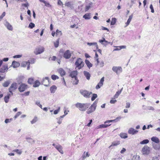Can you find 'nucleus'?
<instances>
[{
  "label": "nucleus",
  "instance_id": "nucleus-1",
  "mask_svg": "<svg viewBox=\"0 0 160 160\" xmlns=\"http://www.w3.org/2000/svg\"><path fill=\"white\" fill-rule=\"evenodd\" d=\"M75 105L76 107L78 108L80 111H84L89 108L90 104L89 103H83L78 102L75 104Z\"/></svg>",
  "mask_w": 160,
  "mask_h": 160
},
{
  "label": "nucleus",
  "instance_id": "nucleus-2",
  "mask_svg": "<svg viewBox=\"0 0 160 160\" xmlns=\"http://www.w3.org/2000/svg\"><path fill=\"white\" fill-rule=\"evenodd\" d=\"M84 63L82 59L79 58L77 59L75 63L76 67L80 69L82 68L84 66Z\"/></svg>",
  "mask_w": 160,
  "mask_h": 160
},
{
  "label": "nucleus",
  "instance_id": "nucleus-3",
  "mask_svg": "<svg viewBox=\"0 0 160 160\" xmlns=\"http://www.w3.org/2000/svg\"><path fill=\"white\" fill-rule=\"evenodd\" d=\"M97 102L96 100L91 106V107L87 110L86 112L88 114H89L93 112L96 109L97 107Z\"/></svg>",
  "mask_w": 160,
  "mask_h": 160
},
{
  "label": "nucleus",
  "instance_id": "nucleus-4",
  "mask_svg": "<svg viewBox=\"0 0 160 160\" xmlns=\"http://www.w3.org/2000/svg\"><path fill=\"white\" fill-rule=\"evenodd\" d=\"M18 88V84L16 82L12 83L10 86L8 88V91L12 95H13V92Z\"/></svg>",
  "mask_w": 160,
  "mask_h": 160
},
{
  "label": "nucleus",
  "instance_id": "nucleus-5",
  "mask_svg": "<svg viewBox=\"0 0 160 160\" xmlns=\"http://www.w3.org/2000/svg\"><path fill=\"white\" fill-rule=\"evenodd\" d=\"M115 121H116L115 119L107 121L104 122V124H102L100 125L97 126V129L100 128H106L110 126L111 125V124H107V123H109L110 122H113Z\"/></svg>",
  "mask_w": 160,
  "mask_h": 160
},
{
  "label": "nucleus",
  "instance_id": "nucleus-6",
  "mask_svg": "<svg viewBox=\"0 0 160 160\" xmlns=\"http://www.w3.org/2000/svg\"><path fill=\"white\" fill-rule=\"evenodd\" d=\"M80 93L84 97L88 98H89L90 95L92 94V92H90L86 90H81L80 91Z\"/></svg>",
  "mask_w": 160,
  "mask_h": 160
},
{
  "label": "nucleus",
  "instance_id": "nucleus-7",
  "mask_svg": "<svg viewBox=\"0 0 160 160\" xmlns=\"http://www.w3.org/2000/svg\"><path fill=\"white\" fill-rule=\"evenodd\" d=\"M28 88L27 85L22 83L19 85L18 89L20 92H22Z\"/></svg>",
  "mask_w": 160,
  "mask_h": 160
},
{
  "label": "nucleus",
  "instance_id": "nucleus-8",
  "mask_svg": "<svg viewBox=\"0 0 160 160\" xmlns=\"http://www.w3.org/2000/svg\"><path fill=\"white\" fill-rule=\"evenodd\" d=\"M44 48L42 47L37 48L35 49L34 53L36 55L40 54L44 51Z\"/></svg>",
  "mask_w": 160,
  "mask_h": 160
},
{
  "label": "nucleus",
  "instance_id": "nucleus-9",
  "mask_svg": "<svg viewBox=\"0 0 160 160\" xmlns=\"http://www.w3.org/2000/svg\"><path fill=\"white\" fill-rule=\"evenodd\" d=\"M112 70L117 74H119L122 71V68L120 67L113 66L112 68Z\"/></svg>",
  "mask_w": 160,
  "mask_h": 160
},
{
  "label": "nucleus",
  "instance_id": "nucleus-10",
  "mask_svg": "<svg viewBox=\"0 0 160 160\" xmlns=\"http://www.w3.org/2000/svg\"><path fill=\"white\" fill-rule=\"evenodd\" d=\"M150 148L146 146H144L142 149V152L143 154L148 155L150 152Z\"/></svg>",
  "mask_w": 160,
  "mask_h": 160
},
{
  "label": "nucleus",
  "instance_id": "nucleus-11",
  "mask_svg": "<svg viewBox=\"0 0 160 160\" xmlns=\"http://www.w3.org/2000/svg\"><path fill=\"white\" fill-rule=\"evenodd\" d=\"M71 56V53L69 50H67L63 54V57L66 59L69 58Z\"/></svg>",
  "mask_w": 160,
  "mask_h": 160
},
{
  "label": "nucleus",
  "instance_id": "nucleus-12",
  "mask_svg": "<svg viewBox=\"0 0 160 160\" xmlns=\"http://www.w3.org/2000/svg\"><path fill=\"white\" fill-rule=\"evenodd\" d=\"M104 77H103L101 79L100 82L98 83V84L96 86V88L98 89L100 88L103 85V83L104 81Z\"/></svg>",
  "mask_w": 160,
  "mask_h": 160
},
{
  "label": "nucleus",
  "instance_id": "nucleus-13",
  "mask_svg": "<svg viewBox=\"0 0 160 160\" xmlns=\"http://www.w3.org/2000/svg\"><path fill=\"white\" fill-rule=\"evenodd\" d=\"M103 39L102 40H99V42L101 43L102 45L106 46L109 44H110L111 45L112 44V42L106 41L104 38H103Z\"/></svg>",
  "mask_w": 160,
  "mask_h": 160
},
{
  "label": "nucleus",
  "instance_id": "nucleus-14",
  "mask_svg": "<svg viewBox=\"0 0 160 160\" xmlns=\"http://www.w3.org/2000/svg\"><path fill=\"white\" fill-rule=\"evenodd\" d=\"M138 131L135 130L133 128H130L129 129L128 131V133L129 134L134 135L137 133Z\"/></svg>",
  "mask_w": 160,
  "mask_h": 160
},
{
  "label": "nucleus",
  "instance_id": "nucleus-15",
  "mask_svg": "<svg viewBox=\"0 0 160 160\" xmlns=\"http://www.w3.org/2000/svg\"><path fill=\"white\" fill-rule=\"evenodd\" d=\"M8 69V66L7 65H3L2 66V68H0V72L4 73L6 71H7Z\"/></svg>",
  "mask_w": 160,
  "mask_h": 160
},
{
  "label": "nucleus",
  "instance_id": "nucleus-16",
  "mask_svg": "<svg viewBox=\"0 0 160 160\" xmlns=\"http://www.w3.org/2000/svg\"><path fill=\"white\" fill-rule=\"evenodd\" d=\"M73 4L71 2H66L65 4V6L70 8L71 9H73Z\"/></svg>",
  "mask_w": 160,
  "mask_h": 160
},
{
  "label": "nucleus",
  "instance_id": "nucleus-17",
  "mask_svg": "<svg viewBox=\"0 0 160 160\" xmlns=\"http://www.w3.org/2000/svg\"><path fill=\"white\" fill-rule=\"evenodd\" d=\"M4 25L9 30L12 31L13 28L12 26L7 21H6L4 23Z\"/></svg>",
  "mask_w": 160,
  "mask_h": 160
},
{
  "label": "nucleus",
  "instance_id": "nucleus-18",
  "mask_svg": "<svg viewBox=\"0 0 160 160\" xmlns=\"http://www.w3.org/2000/svg\"><path fill=\"white\" fill-rule=\"evenodd\" d=\"M78 74V72L77 71H74L71 72L70 76L72 78H77V76Z\"/></svg>",
  "mask_w": 160,
  "mask_h": 160
},
{
  "label": "nucleus",
  "instance_id": "nucleus-19",
  "mask_svg": "<svg viewBox=\"0 0 160 160\" xmlns=\"http://www.w3.org/2000/svg\"><path fill=\"white\" fill-rule=\"evenodd\" d=\"M55 148L62 154L63 153V151H62V147L60 145L58 144L55 146Z\"/></svg>",
  "mask_w": 160,
  "mask_h": 160
},
{
  "label": "nucleus",
  "instance_id": "nucleus-20",
  "mask_svg": "<svg viewBox=\"0 0 160 160\" xmlns=\"http://www.w3.org/2000/svg\"><path fill=\"white\" fill-rule=\"evenodd\" d=\"M13 95H12L11 93H8L7 95L5 96L4 98V101L6 103H8L9 102V100L10 97L12 96Z\"/></svg>",
  "mask_w": 160,
  "mask_h": 160
},
{
  "label": "nucleus",
  "instance_id": "nucleus-21",
  "mask_svg": "<svg viewBox=\"0 0 160 160\" xmlns=\"http://www.w3.org/2000/svg\"><path fill=\"white\" fill-rule=\"evenodd\" d=\"M83 18L86 20L90 19L91 18V13H87L83 16Z\"/></svg>",
  "mask_w": 160,
  "mask_h": 160
},
{
  "label": "nucleus",
  "instance_id": "nucleus-22",
  "mask_svg": "<svg viewBox=\"0 0 160 160\" xmlns=\"http://www.w3.org/2000/svg\"><path fill=\"white\" fill-rule=\"evenodd\" d=\"M57 88V87L55 85H52L50 88V91L51 93H54L55 92Z\"/></svg>",
  "mask_w": 160,
  "mask_h": 160
},
{
  "label": "nucleus",
  "instance_id": "nucleus-23",
  "mask_svg": "<svg viewBox=\"0 0 160 160\" xmlns=\"http://www.w3.org/2000/svg\"><path fill=\"white\" fill-rule=\"evenodd\" d=\"M151 140L156 143H158L159 142V139L156 137H153L151 138Z\"/></svg>",
  "mask_w": 160,
  "mask_h": 160
},
{
  "label": "nucleus",
  "instance_id": "nucleus-24",
  "mask_svg": "<svg viewBox=\"0 0 160 160\" xmlns=\"http://www.w3.org/2000/svg\"><path fill=\"white\" fill-rule=\"evenodd\" d=\"M93 3L92 2H89L88 5L86 6L85 11L86 12L88 11L92 6Z\"/></svg>",
  "mask_w": 160,
  "mask_h": 160
},
{
  "label": "nucleus",
  "instance_id": "nucleus-25",
  "mask_svg": "<svg viewBox=\"0 0 160 160\" xmlns=\"http://www.w3.org/2000/svg\"><path fill=\"white\" fill-rule=\"evenodd\" d=\"M83 73L85 76L86 78L88 80H89L91 76L90 73L86 71H84L83 72Z\"/></svg>",
  "mask_w": 160,
  "mask_h": 160
},
{
  "label": "nucleus",
  "instance_id": "nucleus-26",
  "mask_svg": "<svg viewBox=\"0 0 160 160\" xmlns=\"http://www.w3.org/2000/svg\"><path fill=\"white\" fill-rule=\"evenodd\" d=\"M20 65L19 62H17L15 61H13L12 63V66L14 68L18 67Z\"/></svg>",
  "mask_w": 160,
  "mask_h": 160
},
{
  "label": "nucleus",
  "instance_id": "nucleus-27",
  "mask_svg": "<svg viewBox=\"0 0 160 160\" xmlns=\"http://www.w3.org/2000/svg\"><path fill=\"white\" fill-rule=\"evenodd\" d=\"M90 154L88 153V152H84L83 154L82 158L83 160L85 158H86L87 157H88L89 156Z\"/></svg>",
  "mask_w": 160,
  "mask_h": 160
},
{
  "label": "nucleus",
  "instance_id": "nucleus-28",
  "mask_svg": "<svg viewBox=\"0 0 160 160\" xmlns=\"http://www.w3.org/2000/svg\"><path fill=\"white\" fill-rule=\"evenodd\" d=\"M87 45L89 46L94 45L96 47V48L97 49H98V46L97 42H88Z\"/></svg>",
  "mask_w": 160,
  "mask_h": 160
},
{
  "label": "nucleus",
  "instance_id": "nucleus-29",
  "mask_svg": "<svg viewBox=\"0 0 160 160\" xmlns=\"http://www.w3.org/2000/svg\"><path fill=\"white\" fill-rule=\"evenodd\" d=\"M85 62L88 67L90 68L92 67V64L88 60H86Z\"/></svg>",
  "mask_w": 160,
  "mask_h": 160
},
{
  "label": "nucleus",
  "instance_id": "nucleus-30",
  "mask_svg": "<svg viewBox=\"0 0 160 160\" xmlns=\"http://www.w3.org/2000/svg\"><path fill=\"white\" fill-rule=\"evenodd\" d=\"M120 144L119 141H114L112 142V144L109 146V148H110L112 146H116Z\"/></svg>",
  "mask_w": 160,
  "mask_h": 160
},
{
  "label": "nucleus",
  "instance_id": "nucleus-31",
  "mask_svg": "<svg viewBox=\"0 0 160 160\" xmlns=\"http://www.w3.org/2000/svg\"><path fill=\"white\" fill-rule=\"evenodd\" d=\"M58 72L61 75L63 76L65 74V72L64 70L62 68H60L58 70Z\"/></svg>",
  "mask_w": 160,
  "mask_h": 160
},
{
  "label": "nucleus",
  "instance_id": "nucleus-32",
  "mask_svg": "<svg viewBox=\"0 0 160 160\" xmlns=\"http://www.w3.org/2000/svg\"><path fill=\"white\" fill-rule=\"evenodd\" d=\"M132 15H131L129 16V18L128 20V21H127V22L126 23V26L125 27H126L130 23V22L131 21V20L132 19Z\"/></svg>",
  "mask_w": 160,
  "mask_h": 160
},
{
  "label": "nucleus",
  "instance_id": "nucleus-33",
  "mask_svg": "<svg viewBox=\"0 0 160 160\" xmlns=\"http://www.w3.org/2000/svg\"><path fill=\"white\" fill-rule=\"evenodd\" d=\"M10 81H7L4 82L2 84V86L4 87H7L8 86L10 83Z\"/></svg>",
  "mask_w": 160,
  "mask_h": 160
},
{
  "label": "nucleus",
  "instance_id": "nucleus-34",
  "mask_svg": "<svg viewBox=\"0 0 160 160\" xmlns=\"http://www.w3.org/2000/svg\"><path fill=\"white\" fill-rule=\"evenodd\" d=\"M29 62H23L22 63L21 66L23 67H26L29 64Z\"/></svg>",
  "mask_w": 160,
  "mask_h": 160
},
{
  "label": "nucleus",
  "instance_id": "nucleus-35",
  "mask_svg": "<svg viewBox=\"0 0 160 160\" xmlns=\"http://www.w3.org/2000/svg\"><path fill=\"white\" fill-rule=\"evenodd\" d=\"M149 142V141L148 139H145L140 142V144H146L148 143Z\"/></svg>",
  "mask_w": 160,
  "mask_h": 160
},
{
  "label": "nucleus",
  "instance_id": "nucleus-36",
  "mask_svg": "<svg viewBox=\"0 0 160 160\" xmlns=\"http://www.w3.org/2000/svg\"><path fill=\"white\" fill-rule=\"evenodd\" d=\"M120 136L122 138H125L128 137L126 134L125 133H121L120 134Z\"/></svg>",
  "mask_w": 160,
  "mask_h": 160
},
{
  "label": "nucleus",
  "instance_id": "nucleus-37",
  "mask_svg": "<svg viewBox=\"0 0 160 160\" xmlns=\"http://www.w3.org/2000/svg\"><path fill=\"white\" fill-rule=\"evenodd\" d=\"M40 82L38 81H36L33 86L34 87H37L39 86Z\"/></svg>",
  "mask_w": 160,
  "mask_h": 160
},
{
  "label": "nucleus",
  "instance_id": "nucleus-38",
  "mask_svg": "<svg viewBox=\"0 0 160 160\" xmlns=\"http://www.w3.org/2000/svg\"><path fill=\"white\" fill-rule=\"evenodd\" d=\"M38 120L37 117H34V118L32 119V121H31V124H33L35 123Z\"/></svg>",
  "mask_w": 160,
  "mask_h": 160
},
{
  "label": "nucleus",
  "instance_id": "nucleus-39",
  "mask_svg": "<svg viewBox=\"0 0 160 160\" xmlns=\"http://www.w3.org/2000/svg\"><path fill=\"white\" fill-rule=\"evenodd\" d=\"M116 20L115 18H112V21L111 22V25H114L116 23Z\"/></svg>",
  "mask_w": 160,
  "mask_h": 160
},
{
  "label": "nucleus",
  "instance_id": "nucleus-40",
  "mask_svg": "<svg viewBox=\"0 0 160 160\" xmlns=\"http://www.w3.org/2000/svg\"><path fill=\"white\" fill-rule=\"evenodd\" d=\"M12 152H16L18 154H21L22 153V151L18 149H16L12 151Z\"/></svg>",
  "mask_w": 160,
  "mask_h": 160
},
{
  "label": "nucleus",
  "instance_id": "nucleus-41",
  "mask_svg": "<svg viewBox=\"0 0 160 160\" xmlns=\"http://www.w3.org/2000/svg\"><path fill=\"white\" fill-rule=\"evenodd\" d=\"M52 79L54 80L59 78V77L57 75H52L51 76Z\"/></svg>",
  "mask_w": 160,
  "mask_h": 160
},
{
  "label": "nucleus",
  "instance_id": "nucleus-42",
  "mask_svg": "<svg viewBox=\"0 0 160 160\" xmlns=\"http://www.w3.org/2000/svg\"><path fill=\"white\" fill-rule=\"evenodd\" d=\"M153 148L156 150H158L160 149V146L157 145L156 144H153Z\"/></svg>",
  "mask_w": 160,
  "mask_h": 160
},
{
  "label": "nucleus",
  "instance_id": "nucleus-43",
  "mask_svg": "<svg viewBox=\"0 0 160 160\" xmlns=\"http://www.w3.org/2000/svg\"><path fill=\"white\" fill-rule=\"evenodd\" d=\"M56 35L57 36H60L62 35L61 31L57 29L56 31Z\"/></svg>",
  "mask_w": 160,
  "mask_h": 160
},
{
  "label": "nucleus",
  "instance_id": "nucleus-44",
  "mask_svg": "<svg viewBox=\"0 0 160 160\" xmlns=\"http://www.w3.org/2000/svg\"><path fill=\"white\" fill-rule=\"evenodd\" d=\"M26 139L27 141L29 143H31L33 141L32 139L30 138L27 137L26 138Z\"/></svg>",
  "mask_w": 160,
  "mask_h": 160
},
{
  "label": "nucleus",
  "instance_id": "nucleus-45",
  "mask_svg": "<svg viewBox=\"0 0 160 160\" xmlns=\"http://www.w3.org/2000/svg\"><path fill=\"white\" fill-rule=\"evenodd\" d=\"M97 97V95L96 94H93L91 98V100L92 101H94Z\"/></svg>",
  "mask_w": 160,
  "mask_h": 160
},
{
  "label": "nucleus",
  "instance_id": "nucleus-46",
  "mask_svg": "<svg viewBox=\"0 0 160 160\" xmlns=\"http://www.w3.org/2000/svg\"><path fill=\"white\" fill-rule=\"evenodd\" d=\"M34 81V80L33 78H31L28 79V82L30 84H32Z\"/></svg>",
  "mask_w": 160,
  "mask_h": 160
},
{
  "label": "nucleus",
  "instance_id": "nucleus-47",
  "mask_svg": "<svg viewBox=\"0 0 160 160\" xmlns=\"http://www.w3.org/2000/svg\"><path fill=\"white\" fill-rule=\"evenodd\" d=\"M75 80L73 81V84L74 85H77L78 82V78H74Z\"/></svg>",
  "mask_w": 160,
  "mask_h": 160
},
{
  "label": "nucleus",
  "instance_id": "nucleus-48",
  "mask_svg": "<svg viewBox=\"0 0 160 160\" xmlns=\"http://www.w3.org/2000/svg\"><path fill=\"white\" fill-rule=\"evenodd\" d=\"M35 27V24L33 23L30 22L29 25L28 27L30 28H32Z\"/></svg>",
  "mask_w": 160,
  "mask_h": 160
},
{
  "label": "nucleus",
  "instance_id": "nucleus-49",
  "mask_svg": "<svg viewBox=\"0 0 160 160\" xmlns=\"http://www.w3.org/2000/svg\"><path fill=\"white\" fill-rule=\"evenodd\" d=\"M54 45L55 48H57L59 45V39L57 40L56 42H54Z\"/></svg>",
  "mask_w": 160,
  "mask_h": 160
},
{
  "label": "nucleus",
  "instance_id": "nucleus-50",
  "mask_svg": "<svg viewBox=\"0 0 160 160\" xmlns=\"http://www.w3.org/2000/svg\"><path fill=\"white\" fill-rule=\"evenodd\" d=\"M12 120V118H11L9 119H6L5 121V122L6 123H7L8 122H10Z\"/></svg>",
  "mask_w": 160,
  "mask_h": 160
},
{
  "label": "nucleus",
  "instance_id": "nucleus-51",
  "mask_svg": "<svg viewBox=\"0 0 160 160\" xmlns=\"http://www.w3.org/2000/svg\"><path fill=\"white\" fill-rule=\"evenodd\" d=\"M113 98H111V99L110 101V103L111 104H114L117 102V100L115 99H114Z\"/></svg>",
  "mask_w": 160,
  "mask_h": 160
},
{
  "label": "nucleus",
  "instance_id": "nucleus-52",
  "mask_svg": "<svg viewBox=\"0 0 160 160\" xmlns=\"http://www.w3.org/2000/svg\"><path fill=\"white\" fill-rule=\"evenodd\" d=\"M60 110V107H59L58 108V109L55 110L54 111V114H57L58 113V112H59Z\"/></svg>",
  "mask_w": 160,
  "mask_h": 160
},
{
  "label": "nucleus",
  "instance_id": "nucleus-53",
  "mask_svg": "<svg viewBox=\"0 0 160 160\" xmlns=\"http://www.w3.org/2000/svg\"><path fill=\"white\" fill-rule=\"evenodd\" d=\"M5 14L6 13L5 12H3L2 13L1 15L0 16V21L2 19L3 17H4L5 16Z\"/></svg>",
  "mask_w": 160,
  "mask_h": 160
},
{
  "label": "nucleus",
  "instance_id": "nucleus-54",
  "mask_svg": "<svg viewBox=\"0 0 160 160\" xmlns=\"http://www.w3.org/2000/svg\"><path fill=\"white\" fill-rule=\"evenodd\" d=\"M57 120L58 121L57 122L59 124H60L62 122V119H61V118H57Z\"/></svg>",
  "mask_w": 160,
  "mask_h": 160
},
{
  "label": "nucleus",
  "instance_id": "nucleus-55",
  "mask_svg": "<svg viewBox=\"0 0 160 160\" xmlns=\"http://www.w3.org/2000/svg\"><path fill=\"white\" fill-rule=\"evenodd\" d=\"M36 104L38 106H39L42 109V106L41 104H40V102H39L37 101L36 102Z\"/></svg>",
  "mask_w": 160,
  "mask_h": 160
},
{
  "label": "nucleus",
  "instance_id": "nucleus-56",
  "mask_svg": "<svg viewBox=\"0 0 160 160\" xmlns=\"http://www.w3.org/2000/svg\"><path fill=\"white\" fill-rule=\"evenodd\" d=\"M104 62L103 61H102L99 62L98 65L100 66V67H102L104 66Z\"/></svg>",
  "mask_w": 160,
  "mask_h": 160
},
{
  "label": "nucleus",
  "instance_id": "nucleus-57",
  "mask_svg": "<svg viewBox=\"0 0 160 160\" xmlns=\"http://www.w3.org/2000/svg\"><path fill=\"white\" fill-rule=\"evenodd\" d=\"M44 3L45 4V5L46 7H51V5L49 3L47 2L46 1Z\"/></svg>",
  "mask_w": 160,
  "mask_h": 160
},
{
  "label": "nucleus",
  "instance_id": "nucleus-58",
  "mask_svg": "<svg viewBox=\"0 0 160 160\" xmlns=\"http://www.w3.org/2000/svg\"><path fill=\"white\" fill-rule=\"evenodd\" d=\"M119 96V94H118V92H116L115 94L114 95L113 98H114V99H115L116 98H117Z\"/></svg>",
  "mask_w": 160,
  "mask_h": 160
},
{
  "label": "nucleus",
  "instance_id": "nucleus-59",
  "mask_svg": "<svg viewBox=\"0 0 160 160\" xmlns=\"http://www.w3.org/2000/svg\"><path fill=\"white\" fill-rule=\"evenodd\" d=\"M150 9L151 10V12L152 13L154 12V10L153 8L152 5V4H151L150 5Z\"/></svg>",
  "mask_w": 160,
  "mask_h": 160
},
{
  "label": "nucleus",
  "instance_id": "nucleus-60",
  "mask_svg": "<svg viewBox=\"0 0 160 160\" xmlns=\"http://www.w3.org/2000/svg\"><path fill=\"white\" fill-rule=\"evenodd\" d=\"M130 104L129 102H127L126 103V108H128L130 107Z\"/></svg>",
  "mask_w": 160,
  "mask_h": 160
},
{
  "label": "nucleus",
  "instance_id": "nucleus-61",
  "mask_svg": "<svg viewBox=\"0 0 160 160\" xmlns=\"http://www.w3.org/2000/svg\"><path fill=\"white\" fill-rule=\"evenodd\" d=\"M65 112H66V111H64V114L62 115V116H61L60 118H61V119H62V118L65 116L66 115H67L68 114V112H67L66 113H65Z\"/></svg>",
  "mask_w": 160,
  "mask_h": 160
},
{
  "label": "nucleus",
  "instance_id": "nucleus-62",
  "mask_svg": "<svg viewBox=\"0 0 160 160\" xmlns=\"http://www.w3.org/2000/svg\"><path fill=\"white\" fill-rule=\"evenodd\" d=\"M48 79H49V78H48V77H46L45 78H43V80H42V83H44V81L45 80V79L46 80H47L48 81H48H49Z\"/></svg>",
  "mask_w": 160,
  "mask_h": 160
},
{
  "label": "nucleus",
  "instance_id": "nucleus-63",
  "mask_svg": "<svg viewBox=\"0 0 160 160\" xmlns=\"http://www.w3.org/2000/svg\"><path fill=\"white\" fill-rule=\"evenodd\" d=\"M148 109L149 110H152L153 111L154 110V108L152 106H149L148 107Z\"/></svg>",
  "mask_w": 160,
  "mask_h": 160
},
{
  "label": "nucleus",
  "instance_id": "nucleus-64",
  "mask_svg": "<svg viewBox=\"0 0 160 160\" xmlns=\"http://www.w3.org/2000/svg\"><path fill=\"white\" fill-rule=\"evenodd\" d=\"M126 151V149L125 148H123L122 150H121L120 152L122 154L124 153Z\"/></svg>",
  "mask_w": 160,
  "mask_h": 160
}]
</instances>
